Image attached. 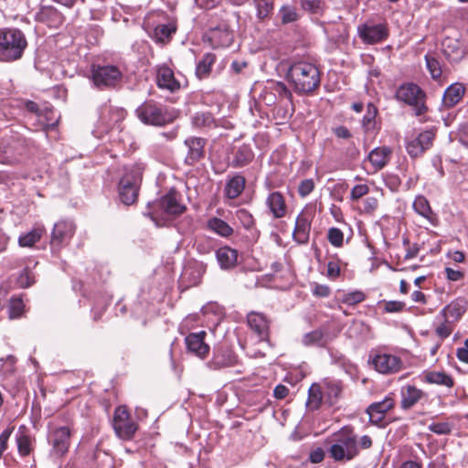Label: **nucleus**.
Segmentation results:
<instances>
[{
  "instance_id": "55",
  "label": "nucleus",
  "mask_w": 468,
  "mask_h": 468,
  "mask_svg": "<svg viewBox=\"0 0 468 468\" xmlns=\"http://www.w3.org/2000/svg\"><path fill=\"white\" fill-rule=\"evenodd\" d=\"M378 114V109L373 103L367 104V113L363 117V126L368 130L371 127V124L375 122L376 116Z\"/></svg>"
},
{
  "instance_id": "2",
  "label": "nucleus",
  "mask_w": 468,
  "mask_h": 468,
  "mask_svg": "<svg viewBox=\"0 0 468 468\" xmlns=\"http://www.w3.org/2000/svg\"><path fill=\"white\" fill-rule=\"evenodd\" d=\"M287 77L294 91L299 94L312 92L319 87L321 81L318 68L306 61L293 63L288 70Z\"/></svg>"
},
{
  "instance_id": "12",
  "label": "nucleus",
  "mask_w": 468,
  "mask_h": 468,
  "mask_svg": "<svg viewBox=\"0 0 468 468\" xmlns=\"http://www.w3.org/2000/svg\"><path fill=\"white\" fill-rule=\"evenodd\" d=\"M271 320L265 314L251 311L247 314V324L259 342H269Z\"/></svg>"
},
{
  "instance_id": "5",
  "label": "nucleus",
  "mask_w": 468,
  "mask_h": 468,
  "mask_svg": "<svg viewBox=\"0 0 468 468\" xmlns=\"http://www.w3.org/2000/svg\"><path fill=\"white\" fill-rule=\"evenodd\" d=\"M395 96L398 101L411 106L416 116H422L428 112L426 94L420 87L415 83L407 82L400 85Z\"/></svg>"
},
{
  "instance_id": "62",
  "label": "nucleus",
  "mask_w": 468,
  "mask_h": 468,
  "mask_svg": "<svg viewBox=\"0 0 468 468\" xmlns=\"http://www.w3.org/2000/svg\"><path fill=\"white\" fill-rule=\"evenodd\" d=\"M341 272L338 261H331L327 263V277L331 280H335L339 277Z\"/></svg>"
},
{
  "instance_id": "26",
  "label": "nucleus",
  "mask_w": 468,
  "mask_h": 468,
  "mask_svg": "<svg viewBox=\"0 0 468 468\" xmlns=\"http://www.w3.org/2000/svg\"><path fill=\"white\" fill-rule=\"evenodd\" d=\"M186 145L188 148L186 162L189 165H194L205 154L206 140L200 137H191L186 140Z\"/></svg>"
},
{
  "instance_id": "28",
  "label": "nucleus",
  "mask_w": 468,
  "mask_h": 468,
  "mask_svg": "<svg viewBox=\"0 0 468 468\" xmlns=\"http://www.w3.org/2000/svg\"><path fill=\"white\" fill-rule=\"evenodd\" d=\"M465 93V87L460 82L450 85L443 93L442 105L446 109H451L457 105Z\"/></svg>"
},
{
  "instance_id": "25",
  "label": "nucleus",
  "mask_w": 468,
  "mask_h": 468,
  "mask_svg": "<svg viewBox=\"0 0 468 468\" xmlns=\"http://www.w3.org/2000/svg\"><path fill=\"white\" fill-rule=\"evenodd\" d=\"M321 385L325 403L330 406L335 404L343 392V383L340 380L324 378Z\"/></svg>"
},
{
  "instance_id": "43",
  "label": "nucleus",
  "mask_w": 468,
  "mask_h": 468,
  "mask_svg": "<svg viewBox=\"0 0 468 468\" xmlns=\"http://www.w3.org/2000/svg\"><path fill=\"white\" fill-rule=\"evenodd\" d=\"M192 123L197 128H215L216 119L210 112H201L193 116Z\"/></svg>"
},
{
  "instance_id": "49",
  "label": "nucleus",
  "mask_w": 468,
  "mask_h": 468,
  "mask_svg": "<svg viewBox=\"0 0 468 468\" xmlns=\"http://www.w3.org/2000/svg\"><path fill=\"white\" fill-rule=\"evenodd\" d=\"M327 240L329 243L335 247L341 248L344 245V233L343 231L335 227H332L327 231Z\"/></svg>"
},
{
  "instance_id": "20",
  "label": "nucleus",
  "mask_w": 468,
  "mask_h": 468,
  "mask_svg": "<svg viewBox=\"0 0 468 468\" xmlns=\"http://www.w3.org/2000/svg\"><path fill=\"white\" fill-rule=\"evenodd\" d=\"M312 215L302 211L296 218L295 227L292 232L293 239L299 244H306L309 240Z\"/></svg>"
},
{
  "instance_id": "33",
  "label": "nucleus",
  "mask_w": 468,
  "mask_h": 468,
  "mask_svg": "<svg viewBox=\"0 0 468 468\" xmlns=\"http://www.w3.org/2000/svg\"><path fill=\"white\" fill-rule=\"evenodd\" d=\"M423 380L429 384L441 385L450 388L454 386L452 377L444 371H424Z\"/></svg>"
},
{
  "instance_id": "37",
  "label": "nucleus",
  "mask_w": 468,
  "mask_h": 468,
  "mask_svg": "<svg viewBox=\"0 0 468 468\" xmlns=\"http://www.w3.org/2000/svg\"><path fill=\"white\" fill-rule=\"evenodd\" d=\"M207 229L224 238L231 236L234 231L226 221L216 217L207 220Z\"/></svg>"
},
{
  "instance_id": "51",
  "label": "nucleus",
  "mask_w": 468,
  "mask_h": 468,
  "mask_svg": "<svg viewBox=\"0 0 468 468\" xmlns=\"http://www.w3.org/2000/svg\"><path fill=\"white\" fill-rule=\"evenodd\" d=\"M366 299V294L362 291H353L347 293H345L342 298V303L348 305H355L359 303L364 302Z\"/></svg>"
},
{
  "instance_id": "1",
  "label": "nucleus",
  "mask_w": 468,
  "mask_h": 468,
  "mask_svg": "<svg viewBox=\"0 0 468 468\" xmlns=\"http://www.w3.org/2000/svg\"><path fill=\"white\" fill-rule=\"evenodd\" d=\"M324 443L328 445L327 452L331 459L336 463H347L359 455L360 449L371 448L373 441L368 435L358 440L355 429L346 425L327 437Z\"/></svg>"
},
{
  "instance_id": "38",
  "label": "nucleus",
  "mask_w": 468,
  "mask_h": 468,
  "mask_svg": "<svg viewBox=\"0 0 468 468\" xmlns=\"http://www.w3.org/2000/svg\"><path fill=\"white\" fill-rule=\"evenodd\" d=\"M356 205L360 215L374 216L378 209L379 200L377 197L369 196Z\"/></svg>"
},
{
  "instance_id": "16",
  "label": "nucleus",
  "mask_w": 468,
  "mask_h": 468,
  "mask_svg": "<svg viewBox=\"0 0 468 468\" xmlns=\"http://www.w3.org/2000/svg\"><path fill=\"white\" fill-rule=\"evenodd\" d=\"M395 407V399L393 396H387L383 400L374 402L367 409L371 423L383 426L386 414Z\"/></svg>"
},
{
  "instance_id": "36",
  "label": "nucleus",
  "mask_w": 468,
  "mask_h": 468,
  "mask_svg": "<svg viewBox=\"0 0 468 468\" xmlns=\"http://www.w3.org/2000/svg\"><path fill=\"white\" fill-rule=\"evenodd\" d=\"M324 397V391L321 383H314L311 385L308 390L307 407L311 410H316L322 405Z\"/></svg>"
},
{
  "instance_id": "53",
  "label": "nucleus",
  "mask_w": 468,
  "mask_h": 468,
  "mask_svg": "<svg viewBox=\"0 0 468 468\" xmlns=\"http://www.w3.org/2000/svg\"><path fill=\"white\" fill-rule=\"evenodd\" d=\"M381 304L383 312L387 314L401 313L406 307V303L401 301H383Z\"/></svg>"
},
{
  "instance_id": "54",
  "label": "nucleus",
  "mask_w": 468,
  "mask_h": 468,
  "mask_svg": "<svg viewBox=\"0 0 468 468\" xmlns=\"http://www.w3.org/2000/svg\"><path fill=\"white\" fill-rule=\"evenodd\" d=\"M17 283L22 288L30 287L35 283V275L29 268H25L17 278Z\"/></svg>"
},
{
  "instance_id": "39",
  "label": "nucleus",
  "mask_w": 468,
  "mask_h": 468,
  "mask_svg": "<svg viewBox=\"0 0 468 468\" xmlns=\"http://www.w3.org/2000/svg\"><path fill=\"white\" fill-rule=\"evenodd\" d=\"M45 232L44 227H37L18 239L20 247H32L40 240Z\"/></svg>"
},
{
  "instance_id": "21",
  "label": "nucleus",
  "mask_w": 468,
  "mask_h": 468,
  "mask_svg": "<svg viewBox=\"0 0 468 468\" xmlns=\"http://www.w3.org/2000/svg\"><path fill=\"white\" fill-rule=\"evenodd\" d=\"M400 397L401 409L410 410L420 400L427 399L428 395L414 385H406L401 388Z\"/></svg>"
},
{
  "instance_id": "23",
  "label": "nucleus",
  "mask_w": 468,
  "mask_h": 468,
  "mask_svg": "<svg viewBox=\"0 0 468 468\" xmlns=\"http://www.w3.org/2000/svg\"><path fill=\"white\" fill-rule=\"evenodd\" d=\"M468 309V301L463 297H457L448 303L439 316L446 317L454 323L458 322Z\"/></svg>"
},
{
  "instance_id": "18",
  "label": "nucleus",
  "mask_w": 468,
  "mask_h": 468,
  "mask_svg": "<svg viewBox=\"0 0 468 468\" xmlns=\"http://www.w3.org/2000/svg\"><path fill=\"white\" fill-rule=\"evenodd\" d=\"M206 336V331L187 335L185 338L187 351L201 359L206 358L210 350L209 346L205 342Z\"/></svg>"
},
{
  "instance_id": "50",
  "label": "nucleus",
  "mask_w": 468,
  "mask_h": 468,
  "mask_svg": "<svg viewBox=\"0 0 468 468\" xmlns=\"http://www.w3.org/2000/svg\"><path fill=\"white\" fill-rule=\"evenodd\" d=\"M236 218L247 229H250L254 226L255 220L253 216L245 208L238 209L236 211Z\"/></svg>"
},
{
  "instance_id": "42",
  "label": "nucleus",
  "mask_w": 468,
  "mask_h": 468,
  "mask_svg": "<svg viewBox=\"0 0 468 468\" xmlns=\"http://www.w3.org/2000/svg\"><path fill=\"white\" fill-rule=\"evenodd\" d=\"M303 344L306 346H317L323 347L327 345V340L323 331L317 329L305 334L303 336Z\"/></svg>"
},
{
  "instance_id": "47",
  "label": "nucleus",
  "mask_w": 468,
  "mask_h": 468,
  "mask_svg": "<svg viewBox=\"0 0 468 468\" xmlns=\"http://www.w3.org/2000/svg\"><path fill=\"white\" fill-rule=\"evenodd\" d=\"M369 193V186L366 183H359L355 185L351 190L349 195V199L353 204H358L362 198L367 196Z\"/></svg>"
},
{
  "instance_id": "6",
  "label": "nucleus",
  "mask_w": 468,
  "mask_h": 468,
  "mask_svg": "<svg viewBox=\"0 0 468 468\" xmlns=\"http://www.w3.org/2000/svg\"><path fill=\"white\" fill-rule=\"evenodd\" d=\"M135 112L139 120L147 125L162 126L173 121L167 109L153 100L144 101Z\"/></svg>"
},
{
  "instance_id": "22",
  "label": "nucleus",
  "mask_w": 468,
  "mask_h": 468,
  "mask_svg": "<svg viewBox=\"0 0 468 468\" xmlns=\"http://www.w3.org/2000/svg\"><path fill=\"white\" fill-rule=\"evenodd\" d=\"M271 217L275 219L284 218L288 212V207L284 196L279 191H273L266 198Z\"/></svg>"
},
{
  "instance_id": "8",
  "label": "nucleus",
  "mask_w": 468,
  "mask_h": 468,
  "mask_svg": "<svg viewBox=\"0 0 468 468\" xmlns=\"http://www.w3.org/2000/svg\"><path fill=\"white\" fill-rule=\"evenodd\" d=\"M112 426L116 435L124 441L132 440L138 430V424L125 406H118L115 409Z\"/></svg>"
},
{
  "instance_id": "31",
  "label": "nucleus",
  "mask_w": 468,
  "mask_h": 468,
  "mask_svg": "<svg viewBox=\"0 0 468 468\" xmlns=\"http://www.w3.org/2000/svg\"><path fill=\"white\" fill-rule=\"evenodd\" d=\"M245 186L246 178L239 174H236L227 180L224 187V195L229 199H236L241 195L245 189Z\"/></svg>"
},
{
  "instance_id": "15",
  "label": "nucleus",
  "mask_w": 468,
  "mask_h": 468,
  "mask_svg": "<svg viewBox=\"0 0 468 468\" xmlns=\"http://www.w3.org/2000/svg\"><path fill=\"white\" fill-rule=\"evenodd\" d=\"M154 206L158 207L165 213L173 216H179L186 209V205L182 202L181 194L174 188L161 197Z\"/></svg>"
},
{
  "instance_id": "52",
  "label": "nucleus",
  "mask_w": 468,
  "mask_h": 468,
  "mask_svg": "<svg viewBox=\"0 0 468 468\" xmlns=\"http://www.w3.org/2000/svg\"><path fill=\"white\" fill-rule=\"evenodd\" d=\"M273 10V2L271 0H257L258 17L264 19L268 17Z\"/></svg>"
},
{
  "instance_id": "64",
  "label": "nucleus",
  "mask_w": 468,
  "mask_h": 468,
  "mask_svg": "<svg viewBox=\"0 0 468 468\" xmlns=\"http://www.w3.org/2000/svg\"><path fill=\"white\" fill-rule=\"evenodd\" d=\"M456 356L461 362L468 364V338L464 341L463 346L457 348Z\"/></svg>"
},
{
  "instance_id": "58",
  "label": "nucleus",
  "mask_w": 468,
  "mask_h": 468,
  "mask_svg": "<svg viewBox=\"0 0 468 468\" xmlns=\"http://www.w3.org/2000/svg\"><path fill=\"white\" fill-rule=\"evenodd\" d=\"M314 188V182L313 179H304L301 181L298 186V194L302 197H307L309 194L313 192Z\"/></svg>"
},
{
  "instance_id": "56",
  "label": "nucleus",
  "mask_w": 468,
  "mask_h": 468,
  "mask_svg": "<svg viewBox=\"0 0 468 468\" xmlns=\"http://www.w3.org/2000/svg\"><path fill=\"white\" fill-rule=\"evenodd\" d=\"M301 5L304 10L312 13H319L324 7L321 0H301Z\"/></svg>"
},
{
  "instance_id": "45",
  "label": "nucleus",
  "mask_w": 468,
  "mask_h": 468,
  "mask_svg": "<svg viewBox=\"0 0 468 468\" xmlns=\"http://www.w3.org/2000/svg\"><path fill=\"white\" fill-rule=\"evenodd\" d=\"M181 281L186 283V287L196 286L201 282V273L194 268L187 267L181 275Z\"/></svg>"
},
{
  "instance_id": "17",
  "label": "nucleus",
  "mask_w": 468,
  "mask_h": 468,
  "mask_svg": "<svg viewBox=\"0 0 468 468\" xmlns=\"http://www.w3.org/2000/svg\"><path fill=\"white\" fill-rule=\"evenodd\" d=\"M358 34L364 43L377 44L388 38V29L383 24H364L358 27Z\"/></svg>"
},
{
  "instance_id": "27",
  "label": "nucleus",
  "mask_w": 468,
  "mask_h": 468,
  "mask_svg": "<svg viewBox=\"0 0 468 468\" xmlns=\"http://www.w3.org/2000/svg\"><path fill=\"white\" fill-rule=\"evenodd\" d=\"M209 364L213 369L234 367L238 364V356L230 349H220L214 354Z\"/></svg>"
},
{
  "instance_id": "41",
  "label": "nucleus",
  "mask_w": 468,
  "mask_h": 468,
  "mask_svg": "<svg viewBox=\"0 0 468 468\" xmlns=\"http://www.w3.org/2000/svg\"><path fill=\"white\" fill-rule=\"evenodd\" d=\"M33 438L27 433L17 434L16 444L21 457L28 456L33 452Z\"/></svg>"
},
{
  "instance_id": "44",
  "label": "nucleus",
  "mask_w": 468,
  "mask_h": 468,
  "mask_svg": "<svg viewBox=\"0 0 468 468\" xmlns=\"http://www.w3.org/2000/svg\"><path fill=\"white\" fill-rule=\"evenodd\" d=\"M442 321L435 327L436 335L441 340L449 337L455 328V323L446 317H441Z\"/></svg>"
},
{
  "instance_id": "32",
  "label": "nucleus",
  "mask_w": 468,
  "mask_h": 468,
  "mask_svg": "<svg viewBox=\"0 0 468 468\" xmlns=\"http://www.w3.org/2000/svg\"><path fill=\"white\" fill-rule=\"evenodd\" d=\"M216 257L222 269H231L237 264L238 251L229 246H224L216 251Z\"/></svg>"
},
{
  "instance_id": "48",
  "label": "nucleus",
  "mask_w": 468,
  "mask_h": 468,
  "mask_svg": "<svg viewBox=\"0 0 468 468\" xmlns=\"http://www.w3.org/2000/svg\"><path fill=\"white\" fill-rule=\"evenodd\" d=\"M425 60L431 78L435 80H440L442 70L439 60L430 55L425 56Z\"/></svg>"
},
{
  "instance_id": "60",
  "label": "nucleus",
  "mask_w": 468,
  "mask_h": 468,
  "mask_svg": "<svg viewBox=\"0 0 468 468\" xmlns=\"http://www.w3.org/2000/svg\"><path fill=\"white\" fill-rule=\"evenodd\" d=\"M24 309V303L19 298H13L10 302V316L18 317L21 315Z\"/></svg>"
},
{
  "instance_id": "11",
  "label": "nucleus",
  "mask_w": 468,
  "mask_h": 468,
  "mask_svg": "<svg viewBox=\"0 0 468 468\" xmlns=\"http://www.w3.org/2000/svg\"><path fill=\"white\" fill-rule=\"evenodd\" d=\"M76 227L72 221L59 220L54 225L50 239V247L53 251L58 252L67 246L75 233Z\"/></svg>"
},
{
  "instance_id": "13",
  "label": "nucleus",
  "mask_w": 468,
  "mask_h": 468,
  "mask_svg": "<svg viewBox=\"0 0 468 468\" xmlns=\"http://www.w3.org/2000/svg\"><path fill=\"white\" fill-rule=\"evenodd\" d=\"M436 133L433 130H426L420 133L416 137L409 139L406 144V150L412 158L421 156L432 146Z\"/></svg>"
},
{
  "instance_id": "35",
  "label": "nucleus",
  "mask_w": 468,
  "mask_h": 468,
  "mask_svg": "<svg viewBox=\"0 0 468 468\" xmlns=\"http://www.w3.org/2000/svg\"><path fill=\"white\" fill-rule=\"evenodd\" d=\"M254 157L251 148L247 144L240 145L234 153L231 165L236 168L249 165Z\"/></svg>"
},
{
  "instance_id": "7",
  "label": "nucleus",
  "mask_w": 468,
  "mask_h": 468,
  "mask_svg": "<svg viewBox=\"0 0 468 468\" xmlns=\"http://www.w3.org/2000/svg\"><path fill=\"white\" fill-rule=\"evenodd\" d=\"M90 79L95 87L100 90L115 88L122 79V73L114 65H93L90 69Z\"/></svg>"
},
{
  "instance_id": "14",
  "label": "nucleus",
  "mask_w": 468,
  "mask_h": 468,
  "mask_svg": "<svg viewBox=\"0 0 468 468\" xmlns=\"http://www.w3.org/2000/svg\"><path fill=\"white\" fill-rule=\"evenodd\" d=\"M72 433L73 430L69 425L56 428L51 432L49 441L56 456L62 457L69 452Z\"/></svg>"
},
{
  "instance_id": "40",
  "label": "nucleus",
  "mask_w": 468,
  "mask_h": 468,
  "mask_svg": "<svg viewBox=\"0 0 468 468\" xmlns=\"http://www.w3.org/2000/svg\"><path fill=\"white\" fill-rule=\"evenodd\" d=\"M176 31V27L174 24L158 25L154 30V38L156 42L166 43L170 41L172 35Z\"/></svg>"
},
{
  "instance_id": "10",
  "label": "nucleus",
  "mask_w": 468,
  "mask_h": 468,
  "mask_svg": "<svg viewBox=\"0 0 468 468\" xmlns=\"http://www.w3.org/2000/svg\"><path fill=\"white\" fill-rule=\"evenodd\" d=\"M207 37L213 48H227L232 44L234 35L226 20L216 22L211 19L208 22Z\"/></svg>"
},
{
  "instance_id": "30",
  "label": "nucleus",
  "mask_w": 468,
  "mask_h": 468,
  "mask_svg": "<svg viewBox=\"0 0 468 468\" xmlns=\"http://www.w3.org/2000/svg\"><path fill=\"white\" fill-rule=\"evenodd\" d=\"M413 209L416 213L426 218L431 225L438 226V216L430 206V202L423 196H418L413 202Z\"/></svg>"
},
{
  "instance_id": "59",
  "label": "nucleus",
  "mask_w": 468,
  "mask_h": 468,
  "mask_svg": "<svg viewBox=\"0 0 468 468\" xmlns=\"http://www.w3.org/2000/svg\"><path fill=\"white\" fill-rule=\"evenodd\" d=\"M15 427H7L0 434V458L2 457L4 452L7 449L8 440L13 433Z\"/></svg>"
},
{
  "instance_id": "3",
  "label": "nucleus",
  "mask_w": 468,
  "mask_h": 468,
  "mask_svg": "<svg viewBox=\"0 0 468 468\" xmlns=\"http://www.w3.org/2000/svg\"><path fill=\"white\" fill-rule=\"evenodd\" d=\"M144 168L143 163H135L125 168L118 186L119 197L124 205L130 206L137 201Z\"/></svg>"
},
{
  "instance_id": "4",
  "label": "nucleus",
  "mask_w": 468,
  "mask_h": 468,
  "mask_svg": "<svg viewBox=\"0 0 468 468\" xmlns=\"http://www.w3.org/2000/svg\"><path fill=\"white\" fill-rule=\"evenodd\" d=\"M27 46L24 33L17 28L0 29V60L13 61L20 58Z\"/></svg>"
},
{
  "instance_id": "24",
  "label": "nucleus",
  "mask_w": 468,
  "mask_h": 468,
  "mask_svg": "<svg viewBox=\"0 0 468 468\" xmlns=\"http://www.w3.org/2000/svg\"><path fill=\"white\" fill-rule=\"evenodd\" d=\"M37 20L48 27L58 28L64 22V16L53 6H43L37 14Z\"/></svg>"
},
{
  "instance_id": "61",
  "label": "nucleus",
  "mask_w": 468,
  "mask_h": 468,
  "mask_svg": "<svg viewBox=\"0 0 468 468\" xmlns=\"http://www.w3.org/2000/svg\"><path fill=\"white\" fill-rule=\"evenodd\" d=\"M312 292L317 297H327L331 293V289L325 284L314 283L312 285Z\"/></svg>"
},
{
  "instance_id": "34",
  "label": "nucleus",
  "mask_w": 468,
  "mask_h": 468,
  "mask_svg": "<svg viewBox=\"0 0 468 468\" xmlns=\"http://www.w3.org/2000/svg\"><path fill=\"white\" fill-rule=\"evenodd\" d=\"M216 60L217 57L214 53L207 52L204 54L196 67V76L197 79L203 80L208 78Z\"/></svg>"
},
{
  "instance_id": "63",
  "label": "nucleus",
  "mask_w": 468,
  "mask_h": 468,
  "mask_svg": "<svg viewBox=\"0 0 468 468\" xmlns=\"http://www.w3.org/2000/svg\"><path fill=\"white\" fill-rule=\"evenodd\" d=\"M403 243H404V245L407 246V251H406V254H405V259L406 260H410V259H413V258L417 257V255L419 253V250H420L419 245L417 243L410 244L408 239H404Z\"/></svg>"
},
{
  "instance_id": "57",
  "label": "nucleus",
  "mask_w": 468,
  "mask_h": 468,
  "mask_svg": "<svg viewBox=\"0 0 468 468\" xmlns=\"http://www.w3.org/2000/svg\"><path fill=\"white\" fill-rule=\"evenodd\" d=\"M429 430L439 435H446L451 433L452 426L448 422H437L431 423L429 426Z\"/></svg>"
},
{
  "instance_id": "46",
  "label": "nucleus",
  "mask_w": 468,
  "mask_h": 468,
  "mask_svg": "<svg viewBox=\"0 0 468 468\" xmlns=\"http://www.w3.org/2000/svg\"><path fill=\"white\" fill-rule=\"evenodd\" d=\"M279 15L283 25L295 22L299 19L296 7L290 5H282L279 10Z\"/></svg>"
},
{
  "instance_id": "9",
  "label": "nucleus",
  "mask_w": 468,
  "mask_h": 468,
  "mask_svg": "<svg viewBox=\"0 0 468 468\" xmlns=\"http://www.w3.org/2000/svg\"><path fill=\"white\" fill-rule=\"evenodd\" d=\"M369 363L380 374H395L402 368L403 362L400 357L383 352L372 350L369 355Z\"/></svg>"
},
{
  "instance_id": "29",
  "label": "nucleus",
  "mask_w": 468,
  "mask_h": 468,
  "mask_svg": "<svg viewBox=\"0 0 468 468\" xmlns=\"http://www.w3.org/2000/svg\"><path fill=\"white\" fill-rule=\"evenodd\" d=\"M392 151L388 146H381L373 149L367 159L373 167V173L381 170L389 161Z\"/></svg>"
},
{
  "instance_id": "19",
  "label": "nucleus",
  "mask_w": 468,
  "mask_h": 468,
  "mask_svg": "<svg viewBox=\"0 0 468 468\" xmlns=\"http://www.w3.org/2000/svg\"><path fill=\"white\" fill-rule=\"evenodd\" d=\"M156 84L158 88L170 92H176L181 89V83L175 77L173 69L165 64L156 69Z\"/></svg>"
}]
</instances>
